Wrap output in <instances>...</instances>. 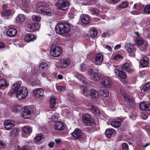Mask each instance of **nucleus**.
I'll return each mask as SVG.
<instances>
[{
	"label": "nucleus",
	"mask_w": 150,
	"mask_h": 150,
	"mask_svg": "<svg viewBox=\"0 0 150 150\" xmlns=\"http://www.w3.org/2000/svg\"><path fill=\"white\" fill-rule=\"evenodd\" d=\"M57 90L60 91H64L66 90V87L65 86H59L57 87Z\"/></svg>",
	"instance_id": "obj_50"
},
{
	"label": "nucleus",
	"mask_w": 150,
	"mask_h": 150,
	"mask_svg": "<svg viewBox=\"0 0 150 150\" xmlns=\"http://www.w3.org/2000/svg\"><path fill=\"white\" fill-rule=\"evenodd\" d=\"M37 37L34 34L32 33L27 34L24 38V40L25 42H33L36 39Z\"/></svg>",
	"instance_id": "obj_15"
},
{
	"label": "nucleus",
	"mask_w": 150,
	"mask_h": 150,
	"mask_svg": "<svg viewBox=\"0 0 150 150\" xmlns=\"http://www.w3.org/2000/svg\"><path fill=\"white\" fill-rule=\"evenodd\" d=\"M90 32L92 37H95L97 36V30L95 28H91L90 29Z\"/></svg>",
	"instance_id": "obj_36"
},
{
	"label": "nucleus",
	"mask_w": 150,
	"mask_h": 150,
	"mask_svg": "<svg viewBox=\"0 0 150 150\" xmlns=\"http://www.w3.org/2000/svg\"><path fill=\"white\" fill-rule=\"evenodd\" d=\"M70 60L68 58H64L61 59L59 61V66L56 65V67L59 69H63L64 67L68 66L70 64Z\"/></svg>",
	"instance_id": "obj_8"
},
{
	"label": "nucleus",
	"mask_w": 150,
	"mask_h": 150,
	"mask_svg": "<svg viewBox=\"0 0 150 150\" xmlns=\"http://www.w3.org/2000/svg\"><path fill=\"white\" fill-rule=\"evenodd\" d=\"M144 47H143L142 51H145L147 49V47L149 46V43L148 42H144Z\"/></svg>",
	"instance_id": "obj_56"
},
{
	"label": "nucleus",
	"mask_w": 150,
	"mask_h": 150,
	"mask_svg": "<svg viewBox=\"0 0 150 150\" xmlns=\"http://www.w3.org/2000/svg\"><path fill=\"white\" fill-rule=\"evenodd\" d=\"M22 150H32V148L30 146H24L22 148Z\"/></svg>",
	"instance_id": "obj_52"
},
{
	"label": "nucleus",
	"mask_w": 150,
	"mask_h": 150,
	"mask_svg": "<svg viewBox=\"0 0 150 150\" xmlns=\"http://www.w3.org/2000/svg\"><path fill=\"white\" fill-rule=\"evenodd\" d=\"M148 116L147 114H143L142 115V117L144 120H146Z\"/></svg>",
	"instance_id": "obj_61"
},
{
	"label": "nucleus",
	"mask_w": 150,
	"mask_h": 150,
	"mask_svg": "<svg viewBox=\"0 0 150 150\" xmlns=\"http://www.w3.org/2000/svg\"><path fill=\"white\" fill-rule=\"evenodd\" d=\"M32 112V111L29 109H24L23 112L21 113V116L24 118H28L30 117Z\"/></svg>",
	"instance_id": "obj_20"
},
{
	"label": "nucleus",
	"mask_w": 150,
	"mask_h": 150,
	"mask_svg": "<svg viewBox=\"0 0 150 150\" xmlns=\"http://www.w3.org/2000/svg\"><path fill=\"white\" fill-rule=\"evenodd\" d=\"M20 84L18 82L14 83L11 90V94H18L20 86Z\"/></svg>",
	"instance_id": "obj_11"
},
{
	"label": "nucleus",
	"mask_w": 150,
	"mask_h": 150,
	"mask_svg": "<svg viewBox=\"0 0 150 150\" xmlns=\"http://www.w3.org/2000/svg\"><path fill=\"white\" fill-rule=\"evenodd\" d=\"M69 3L67 0H59L56 4L57 8L60 10H63L64 8L69 6Z\"/></svg>",
	"instance_id": "obj_6"
},
{
	"label": "nucleus",
	"mask_w": 150,
	"mask_h": 150,
	"mask_svg": "<svg viewBox=\"0 0 150 150\" xmlns=\"http://www.w3.org/2000/svg\"><path fill=\"white\" fill-rule=\"evenodd\" d=\"M44 137L42 134H38L36 137L35 139V140L37 141H38L42 139H43Z\"/></svg>",
	"instance_id": "obj_48"
},
{
	"label": "nucleus",
	"mask_w": 150,
	"mask_h": 150,
	"mask_svg": "<svg viewBox=\"0 0 150 150\" xmlns=\"http://www.w3.org/2000/svg\"><path fill=\"white\" fill-rule=\"evenodd\" d=\"M25 16L23 14H19L16 18V23H22L25 19Z\"/></svg>",
	"instance_id": "obj_23"
},
{
	"label": "nucleus",
	"mask_w": 150,
	"mask_h": 150,
	"mask_svg": "<svg viewBox=\"0 0 150 150\" xmlns=\"http://www.w3.org/2000/svg\"><path fill=\"white\" fill-rule=\"evenodd\" d=\"M134 34L136 36L135 39V42L138 46H140L144 43V40L142 38H141L138 32H136Z\"/></svg>",
	"instance_id": "obj_17"
},
{
	"label": "nucleus",
	"mask_w": 150,
	"mask_h": 150,
	"mask_svg": "<svg viewBox=\"0 0 150 150\" xmlns=\"http://www.w3.org/2000/svg\"><path fill=\"white\" fill-rule=\"evenodd\" d=\"M123 97L125 100L129 103V105L132 107H135L136 104L134 102V98L129 94H123Z\"/></svg>",
	"instance_id": "obj_10"
},
{
	"label": "nucleus",
	"mask_w": 150,
	"mask_h": 150,
	"mask_svg": "<svg viewBox=\"0 0 150 150\" xmlns=\"http://www.w3.org/2000/svg\"><path fill=\"white\" fill-rule=\"evenodd\" d=\"M23 6L26 8H28L30 6V0H25L22 2Z\"/></svg>",
	"instance_id": "obj_39"
},
{
	"label": "nucleus",
	"mask_w": 150,
	"mask_h": 150,
	"mask_svg": "<svg viewBox=\"0 0 150 150\" xmlns=\"http://www.w3.org/2000/svg\"><path fill=\"white\" fill-rule=\"evenodd\" d=\"M62 50L61 47L58 45H54L51 47L50 53L54 57H58L61 54Z\"/></svg>",
	"instance_id": "obj_3"
},
{
	"label": "nucleus",
	"mask_w": 150,
	"mask_h": 150,
	"mask_svg": "<svg viewBox=\"0 0 150 150\" xmlns=\"http://www.w3.org/2000/svg\"><path fill=\"white\" fill-rule=\"evenodd\" d=\"M144 12L147 14H150V4L146 5L144 9Z\"/></svg>",
	"instance_id": "obj_47"
},
{
	"label": "nucleus",
	"mask_w": 150,
	"mask_h": 150,
	"mask_svg": "<svg viewBox=\"0 0 150 150\" xmlns=\"http://www.w3.org/2000/svg\"><path fill=\"white\" fill-rule=\"evenodd\" d=\"M101 83L102 86L107 88H109L111 86V81L110 79L107 77H103L101 80Z\"/></svg>",
	"instance_id": "obj_9"
},
{
	"label": "nucleus",
	"mask_w": 150,
	"mask_h": 150,
	"mask_svg": "<svg viewBox=\"0 0 150 150\" xmlns=\"http://www.w3.org/2000/svg\"><path fill=\"white\" fill-rule=\"evenodd\" d=\"M70 29V27L67 23H59L56 25L55 30L57 34L62 35L68 33Z\"/></svg>",
	"instance_id": "obj_1"
},
{
	"label": "nucleus",
	"mask_w": 150,
	"mask_h": 150,
	"mask_svg": "<svg viewBox=\"0 0 150 150\" xmlns=\"http://www.w3.org/2000/svg\"><path fill=\"white\" fill-rule=\"evenodd\" d=\"M150 89V82H148L144 86L142 89L141 90L142 93H146Z\"/></svg>",
	"instance_id": "obj_30"
},
{
	"label": "nucleus",
	"mask_w": 150,
	"mask_h": 150,
	"mask_svg": "<svg viewBox=\"0 0 150 150\" xmlns=\"http://www.w3.org/2000/svg\"><path fill=\"white\" fill-rule=\"evenodd\" d=\"M58 118V115L57 114L54 113L52 116L51 120L52 122H56Z\"/></svg>",
	"instance_id": "obj_45"
},
{
	"label": "nucleus",
	"mask_w": 150,
	"mask_h": 150,
	"mask_svg": "<svg viewBox=\"0 0 150 150\" xmlns=\"http://www.w3.org/2000/svg\"><path fill=\"white\" fill-rule=\"evenodd\" d=\"M88 74L89 75L93 76V80L95 81H98L101 79V74L98 73V71H94L91 69H89L88 71Z\"/></svg>",
	"instance_id": "obj_7"
},
{
	"label": "nucleus",
	"mask_w": 150,
	"mask_h": 150,
	"mask_svg": "<svg viewBox=\"0 0 150 150\" xmlns=\"http://www.w3.org/2000/svg\"><path fill=\"white\" fill-rule=\"evenodd\" d=\"M6 146L5 143L3 142L1 140H0V147L4 148Z\"/></svg>",
	"instance_id": "obj_58"
},
{
	"label": "nucleus",
	"mask_w": 150,
	"mask_h": 150,
	"mask_svg": "<svg viewBox=\"0 0 150 150\" xmlns=\"http://www.w3.org/2000/svg\"><path fill=\"white\" fill-rule=\"evenodd\" d=\"M114 72L115 74L122 79H125L127 77V75L125 72L121 70H119L118 69H116L115 70Z\"/></svg>",
	"instance_id": "obj_22"
},
{
	"label": "nucleus",
	"mask_w": 150,
	"mask_h": 150,
	"mask_svg": "<svg viewBox=\"0 0 150 150\" xmlns=\"http://www.w3.org/2000/svg\"><path fill=\"white\" fill-rule=\"evenodd\" d=\"M27 94H16V97L19 100H21L25 98Z\"/></svg>",
	"instance_id": "obj_46"
},
{
	"label": "nucleus",
	"mask_w": 150,
	"mask_h": 150,
	"mask_svg": "<svg viewBox=\"0 0 150 150\" xmlns=\"http://www.w3.org/2000/svg\"><path fill=\"white\" fill-rule=\"evenodd\" d=\"M44 92L43 89L40 88H37L34 90L33 91V94H40V93H43Z\"/></svg>",
	"instance_id": "obj_43"
},
{
	"label": "nucleus",
	"mask_w": 150,
	"mask_h": 150,
	"mask_svg": "<svg viewBox=\"0 0 150 150\" xmlns=\"http://www.w3.org/2000/svg\"><path fill=\"white\" fill-rule=\"evenodd\" d=\"M36 10L37 13L42 15L51 16L52 15L51 9L47 6L41 5L38 6Z\"/></svg>",
	"instance_id": "obj_2"
},
{
	"label": "nucleus",
	"mask_w": 150,
	"mask_h": 150,
	"mask_svg": "<svg viewBox=\"0 0 150 150\" xmlns=\"http://www.w3.org/2000/svg\"><path fill=\"white\" fill-rule=\"evenodd\" d=\"M140 109L142 111H149L150 110V103L148 102H143L139 105Z\"/></svg>",
	"instance_id": "obj_13"
},
{
	"label": "nucleus",
	"mask_w": 150,
	"mask_h": 150,
	"mask_svg": "<svg viewBox=\"0 0 150 150\" xmlns=\"http://www.w3.org/2000/svg\"><path fill=\"white\" fill-rule=\"evenodd\" d=\"M4 126L7 130L11 129L14 126L15 122L12 121L7 120L4 122Z\"/></svg>",
	"instance_id": "obj_16"
},
{
	"label": "nucleus",
	"mask_w": 150,
	"mask_h": 150,
	"mask_svg": "<svg viewBox=\"0 0 150 150\" xmlns=\"http://www.w3.org/2000/svg\"><path fill=\"white\" fill-rule=\"evenodd\" d=\"M39 68L40 69H47L48 68V65L45 62H42L40 64Z\"/></svg>",
	"instance_id": "obj_42"
},
{
	"label": "nucleus",
	"mask_w": 150,
	"mask_h": 150,
	"mask_svg": "<svg viewBox=\"0 0 150 150\" xmlns=\"http://www.w3.org/2000/svg\"><path fill=\"white\" fill-rule=\"evenodd\" d=\"M67 110L66 109L62 110V114L64 115L67 116L68 115V113L67 112Z\"/></svg>",
	"instance_id": "obj_62"
},
{
	"label": "nucleus",
	"mask_w": 150,
	"mask_h": 150,
	"mask_svg": "<svg viewBox=\"0 0 150 150\" xmlns=\"http://www.w3.org/2000/svg\"><path fill=\"white\" fill-rule=\"evenodd\" d=\"M30 27L32 30L34 31L38 30L40 28L39 24L35 23L30 24Z\"/></svg>",
	"instance_id": "obj_35"
},
{
	"label": "nucleus",
	"mask_w": 150,
	"mask_h": 150,
	"mask_svg": "<svg viewBox=\"0 0 150 150\" xmlns=\"http://www.w3.org/2000/svg\"><path fill=\"white\" fill-rule=\"evenodd\" d=\"M7 35L10 37H13L17 34L16 30L14 28H11L7 32Z\"/></svg>",
	"instance_id": "obj_25"
},
{
	"label": "nucleus",
	"mask_w": 150,
	"mask_h": 150,
	"mask_svg": "<svg viewBox=\"0 0 150 150\" xmlns=\"http://www.w3.org/2000/svg\"><path fill=\"white\" fill-rule=\"evenodd\" d=\"M103 55L101 54H98L95 56L94 64L96 65H100L103 62Z\"/></svg>",
	"instance_id": "obj_12"
},
{
	"label": "nucleus",
	"mask_w": 150,
	"mask_h": 150,
	"mask_svg": "<svg viewBox=\"0 0 150 150\" xmlns=\"http://www.w3.org/2000/svg\"><path fill=\"white\" fill-rule=\"evenodd\" d=\"M82 135L81 131L79 129H75L72 134V136L76 139L80 138Z\"/></svg>",
	"instance_id": "obj_24"
},
{
	"label": "nucleus",
	"mask_w": 150,
	"mask_h": 150,
	"mask_svg": "<svg viewBox=\"0 0 150 150\" xmlns=\"http://www.w3.org/2000/svg\"><path fill=\"white\" fill-rule=\"evenodd\" d=\"M9 86V83L5 79H0V89H5L8 87Z\"/></svg>",
	"instance_id": "obj_21"
},
{
	"label": "nucleus",
	"mask_w": 150,
	"mask_h": 150,
	"mask_svg": "<svg viewBox=\"0 0 150 150\" xmlns=\"http://www.w3.org/2000/svg\"><path fill=\"white\" fill-rule=\"evenodd\" d=\"M92 12L93 13L97 14H98L99 13V11L96 8H94L92 9Z\"/></svg>",
	"instance_id": "obj_57"
},
{
	"label": "nucleus",
	"mask_w": 150,
	"mask_h": 150,
	"mask_svg": "<svg viewBox=\"0 0 150 150\" xmlns=\"http://www.w3.org/2000/svg\"><path fill=\"white\" fill-rule=\"evenodd\" d=\"M115 132L112 129H109L105 131V135L108 137H110L113 134H115Z\"/></svg>",
	"instance_id": "obj_33"
},
{
	"label": "nucleus",
	"mask_w": 150,
	"mask_h": 150,
	"mask_svg": "<svg viewBox=\"0 0 150 150\" xmlns=\"http://www.w3.org/2000/svg\"><path fill=\"white\" fill-rule=\"evenodd\" d=\"M22 109V107L19 105H16L14 106L12 109L13 112H18L21 111Z\"/></svg>",
	"instance_id": "obj_37"
},
{
	"label": "nucleus",
	"mask_w": 150,
	"mask_h": 150,
	"mask_svg": "<svg viewBox=\"0 0 150 150\" xmlns=\"http://www.w3.org/2000/svg\"><path fill=\"white\" fill-rule=\"evenodd\" d=\"M32 19L34 21L39 22L41 21L40 17L38 15H34L32 17Z\"/></svg>",
	"instance_id": "obj_44"
},
{
	"label": "nucleus",
	"mask_w": 150,
	"mask_h": 150,
	"mask_svg": "<svg viewBox=\"0 0 150 150\" xmlns=\"http://www.w3.org/2000/svg\"><path fill=\"white\" fill-rule=\"evenodd\" d=\"M86 68V66L84 64H82L80 65V71H84Z\"/></svg>",
	"instance_id": "obj_55"
},
{
	"label": "nucleus",
	"mask_w": 150,
	"mask_h": 150,
	"mask_svg": "<svg viewBox=\"0 0 150 150\" xmlns=\"http://www.w3.org/2000/svg\"><path fill=\"white\" fill-rule=\"evenodd\" d=\"M22 131L24 133L29 134L31 132L32 130L30 127L25 126L23 127Z\"/></svg>",
	"instance_id": "obj_38"
},
{
	"label": "nucleus",
	"mask_w": 150,
	"mask_h": 150,
	"mask_svg": "<svg viewBox=\"0 0 150 150\" xmlns=\"http://www.w3.org/2000/svg\"><path fill=\"white\" fill-rule=\"evenodd\" d=\"M122 150H129L128 144L126 143H123L122 144Z\"/></svg>",
	"instance_id": "obj_51"
},
{
	"label": "nucleus",
	"mask_w": 150,
	"mask_h": 150,
	"mask_svg": "<svg viewBox=\"0 0 150 150\" xmlns=\"http://www.w3.org/2000/svg\"><path fill=\"white\" fill-rule=\"evenodd\" d=\"M99 92L100 94H109L108 91L106 89L103 88H100V89Z\"/></svg>",
	"instance_id": "obj_49"
},
{
	"label": "nucleus",
	"mask_w": 150,
	"mask_h": 150,
	"mask_svg": "<svg viewBox=\"0 0 150 150\" xmlns=\"http://www.w3.org/2000/svg\"><path fill=\"white\" fill-rule=\"evenodd\" d=\"M11 10L6 9L3 11L2 12L1 14L3 16H8L11 15Z\"/></svg>",
	"instance_id": "obj_40"
},
{
	"label": "nucleus",
	"mask_w": 150,
	"mask_h": 150,
	"mask_svg": "<svg viewBox=\"0 0 150 150\" xmlns=\"http://www.w3.org/2000/svg\"><path fill=\"white\" fill-rule=\"evenodd\" d=\"M54 127L56 130L59 131L62 130L65 128L64 123L60 121L55 122Z\"/></svg>",
	"instance_id": "obj_19"
},
{
	"label": "nucleus",
	"mask_w": 150,
	"mask_h": 150,
	"mask_svg": "<svg viewBox=\"0 0 150 150\" xmlns=\"http://www.w3.org/2000/svg\"><path fill=\"white\" fill-rule=\"evenodd\" d=\"M128 4L127 2H124L120 6V7L122 8H125L127 6Z\"/></svg>",
	"instance_id": "obj_53"
},
{
	"label": "nucleus",
	"mask_w": 150,
	"mask_h": 150,
	"mask_svg": "<svg viewBox=\"0 0 150 150\" xmlns=\"http://www.w3.org/2000/svg\"><path fill=\"white\" fill-rule=\"evenodd\" d=\"M83 92L84 93L86 94H99L98 91L93 89H91L88 90V89L86 88H83Z\"/></svg>",
	"instance_id": "obj_28"
},
{
	"label": "nucleus",
	"mask_w": 150,
	"mask_h": 150,
	"mask_svg": "<svg viewBox=\"0 0 150 150\" xmlns=\"http://www.w3.org/2000/svg\"><path fill=\"white\" fill-rule=\"evenodd\" d=\"M122 69L129 73H130L134 71L133 68L131 64L128 63H125L123 64L122 67Z\"/></svg>",
	"instance_id": "obj_14"
},
{
	"label": "nucleus",
	"mask_w": 150,
	"mask_h": 150,
	"mask_svg": "<svg viewBox=\"0 0 150 150\" xmlns=\"http://www.w3.org/2000/svg\"><path fill=\"white\" fill-rule=\"evenodd\" d=\"M28 90L26 87L22 86L20 88L18 94H28Z\"/></svg>",
	"instance_id": "obj_34"
},
{
	"label": "nucleus",
	"mask_w": 150,
	"mask_h": 150,
	"mask_svg": "<svg viewBox=\"0 0 150 150\" xmlns=\"http://www.w3.org/2000/svg\"><path fill=\"white\" fill-rule=\"evenodd\" d=\"M125 48L130 56L134 57L135 55V50L134 46L130 43H127L124 45Z\"/></svg>",
	"instance_id": "obj_5"
},
{
	"label": "nucleus",
	"mask_w": 150,
	"mask_h": 150,
	"mask_svg": "<svg viewBox=\"0 0 150 150\" xmlns=\"http://www.w3.org/2000/svg\"><path fill=\"white\" fill-rule=\"evenodd\" d=\"M92 112L96 115H100V112L98 108L93 105H91V108H90Z\"/></svg>",
	"instance_id": "obj_32"
},
{
	"label": "nucleus",
	"mask_w": 150,
	"mask_h": 150,
	"mask_svg": "<svg viewBox=\"0 0 150 150\" xmlns=\"http://www.w3.org/2000/svg\"><path fill=\"white\" fill-rule=\"evenodd\" d=\"M82 121L83 122L88 126H93L95 125L94 120L91 119L90 115L87 114H84L82 117Z\"/></svg>",
	"instance_id": "obj_4"
},
{
	"label": "nucleus",
	"mask_w": 150,
	"mask_h": 150,
	"mask_svg": "<svg viewBox=\"0 0 150 150\" xmlns=\"http://www.w3.org/2000/svg\"><path fill=\"white\" fill-rule=\"evenodd\" d=\"M139 4H135L133 7V9H135L136 8L137 10H138L139 8Z\"/></svg>",
	"instance_id": "obj_64"
},
{
	"label": "nucleus",
	"mask_w": 150,
	"mask_h": 150,
	"mask_svg": "<svg viewBox=\"0 0 150 150\" xmlns=\"http://www.w3.org/2000/svg\"><path fill=\"white\" fill-rule=\"evenodd\" d=\"M10 133L11 136H16L18 134V129L17 128H14L10 131Z\"/></svg>",
	"instance_id": "obj_41"
},
{
	"label": "nucleus",
	"mask_w": 150,
	"mask_h": 150,
	"mask_svg": "<svg viewBox=\"0 0 150 150\" xmlns=\"http://www.w3.org/2000/svg\"><path fill=\"white\" fill-rule=\"evenodd\" d=\"M75 76L81 81L86 84V79L82 74L79 72H76L75 74Z\"/></svg>",
	"instance_id": "obj_29"
},
{
	"label": "nucleus",
	"mask_w": 150,
	"mask_h": 150,
	"mask_svg": "<svg viewBox=\"0 0 150 150\" xmlns=\"http://www.w3.org/2000/svg\"><path fill=\"white\" fill-rule=\"evenodd\" d=\"M146 129L148 133H150V125L146 126Z\"/></svg>",
	"instance_id": "obj_60"
},
{
	"label": "nucleus",
	"mask_w": 150,
	"mask_h": 150,
	"mask_svg": "<svg viewBox=\"0 0 150 150\" xmlns=\"http://www.w3.org/2000/svg\"><path fill=\"white\" fill-rule=\"evenodd\" d=\"M122 59V57L119 54H117L113 57V59L114 60H118L120 59Z\"/></svg>",
	"instance_id": "obj_54"
},
{
	"label": "nucleus",
	"mask_w": 150,
	"mask_h": 150,
	"mask_svg": "<svg viewBox=\"0 0 150 150\" xmlns=\"http://www.w3.org/2000/svg\"><path fill=\"white\" fill-rule=\"evenodd\" d=\"M122 122V119L118 118L112 121L111 123V125L115 128H117L120 126Z\"/></svg>",
	"instance_id": "obj_26"
},
{
	"label": "nucleus",
	"mask_w": 150,
	"mask_h": 150,
	"mask_svg": "<svg viewBox=\"0 0 150 150\" xmlns=\"http://www.w3.org/2000/svg\"><path fill=\"white\" fill-rule=\"evenodd\" d=\"M39 84V82L36 81H33L31 83V85L32 86H35Z\"/></svg>",
	"instance_id": "obj_59"
},
{
	"label": "nucleus",
	"mask_w": 150,
	"mask_h": 150,
	"mask_svg": "<svg viewBox=\"0 0 150 150\" xmlns=\"http://www.w3.org/2000/svg\"><path fill=\"white\" fill-rule=\"evenodd\" d=\"M81 22L84 24H87L90 22L89 16L86 14H82L80 16Z\"/></svg>",
	"instance_id": "obj_18"
},
{
	"label": "nucleus",
	"mask_w": 150,
	"mask_h": 150,
	"mask_svg": "<svg viewBox=\"0 0 150 150\" xmlns=\"http://www.w3.org/2000/svg\"><path fill=\"white\" fill-rule=\"evenodd\" d=\"M56 98L54 96H52L50 97V108H54L56 105Z\"/></svg>",
	"instance_id": "obj_31"
},
{
	"label": "nucleus",
	"mask_w": 150,
	"mask_h": 150,
	"mask_svg": "<svg viewBox=\"0 0 150 150\" xmlns=\"http://www.w3.org/2000/svg\"><path fill=\"white\" fill-rule=\"evenodd\" d=\"M91 98H96L99 97V94H90Z\"/></svg>",
	"instance_id": "obj_63"
},
{
	"label": "nucleus",
	"mask_w": 150,
	"mask_h": 150,
	"mask_svg": "<svg viewBox=\"0 0 150 150\" xmlns=\"http://www.w3.org/2000/svg\"><path fill=\"white\" fill-rule=\"evenodd\" d=\"M148 58L146 56L144 57L140 62V64L143 67H146L148 65Z\"/></svg>",
	"instance_id": "obj_27"
}]
</instances>
